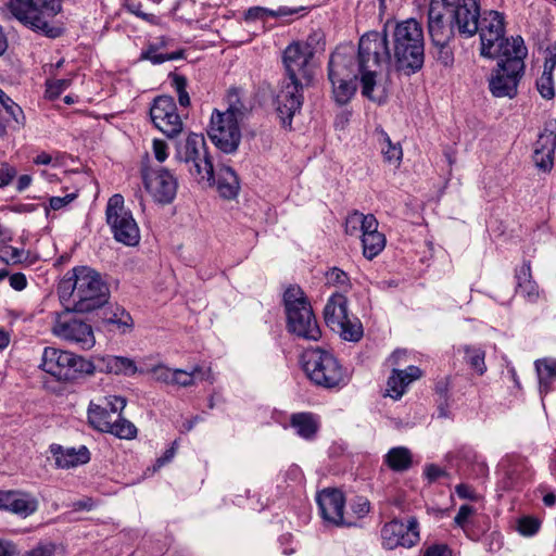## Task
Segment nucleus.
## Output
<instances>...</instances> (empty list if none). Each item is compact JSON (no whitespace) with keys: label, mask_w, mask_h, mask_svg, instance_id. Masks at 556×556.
<instances>
[{"label":"nucleus","mask_w":556,"mask_h":556,"mask_svg":"<svg viewBox=\"0 0 556 556\" xmlns=\"http://www.w3.org/2000/svg\"><path fill=\"white\" fill-rule=\"evenodd\" d=\"M63 303L70 302L68 312L89 313L108 303L110 290L100 274L86 266L73 269V276L59 287Z\"/></svg>","instance_id":"1"},{"label":"nucleus","mask_w":556,"mask_h":556,"mask_svg":"<svg viewBox=\"0 0 556 556\" xmlns=\"http://www.w3.org/2000/svg\"><path fill=\"white\" fill-rule=\"evenodd\" d=\"M425 62L424 30L415 18L395 24L392 30L391 63L396 71L412 75L420 71Z\"/></svg>","instance_id":"2"},{"label":"nucleus","mask_w":556,"mask_h":556,"mask_svg":"<svg viewBox=\"0 0 556 556\" xmlns=\"http://www.w3.org/2000/svg\"><path fill=\"white\" fill-rule=\"evenodd\" d=\"M500 55H495L497 66L489 80V88L496 98L513 99L518 93V85L525 73V58L528 51L523 39H518L515 45L506 43Z\"/></svg>","instance_id":"3"},{"label":"nucleus","mask_w":556,"mask_h":556,"mask_svg":"<svg viewBox=\"0 0 556 556\" xmlns=\"http://www.w3.org/2000/svg\"><path fill=\"white\" fill-rule=\"evenodd\" d=\"M382 64H391V48L387 26L382 34L378 31L366 33L361 37L358 43L362 94L370 100H374L376 75Z\"/></svg>","instance_id":"4"},{"label":"nucleus","mask_w":556,"mask_h":556,"mask_svg":"<svg viewBox=\"0 0 556 556\" xmlns=\"http://www.w3.org/2000/svg\"><path fill=\"white\" fill-rule=\"evenodd\" d=\"M125 406L126 400L116 395L106 396L98 404L91 402L88 407V422L98 431L119 439H134L137 434L136 426L121 417Z\"/></svg>","instance_id":"5"},{"label":"nucleus","mask_w":556,"mask_h":556,"mask_svg":"<svg viewBox=\"0 0 556 556\" xmlns=\"http://www.w3.org/2000/svg\"><path fill=\"white\" fill-rule=\"evenodd\" d=\"M288 330L299 338L318 341L321 337L312 306L299 286L289 287L283 293Z\"/></svg>","instance_id":"6"},{"label":"nucleus","mask_w":556,"mask_h":556,"mask_svg":"<svg viewBox=\"0 0 556 556\" xmlns=\"http://www.w3.org/2000/svg\"><path fill=\"white\" fill-rule=\"evenodd\" d=\"M40 367L59 381L72 382L96 370L93 363L80 355L55 348H45Z\"/></svg>","instance_id":"7"},{"label":"nucleus","mask_w":556,"mask_h":556,"mask_svg":"<svg viewBox=\"0 0 556 556\" xmlns=\"http://www.w3.org/2000/svg\"><path fill=\"white\" fill-rule=\"evenodd\" d=\"M303 369L316 386L332 389L343 386L348 376L339 361L328 351L312 349L303 353Z\"/></svg>","instance_id":"8"},{"label":"nucleus","mask_w":556,"mask_h":556,"mask_svg":"<svg viewBox=\"0 0 556 556\" xmlns=\"http://www.w3.org/2000/svg\"><path fill=\"white\" fill-rule=\"evenodd\" d=\"M480 54L488 59H495L503 52V48L508 45L517 43L520 36L505 37V16L495 10H485L482 12L479 21Z\"/></svg>","instance_id":"9"},{"label":"nucleus","mask_w":556,"mask_h":556,"mask_svg":"<svg viewBox=\"0 0 556 556\" xmlns=\"http://www.w3.org/2000/svg\"><path fill=\"white\" fill-rule=\"evenodd\" d=\"M176 159L179 162L191 164L189 172L200 180L214 182V166L206 151L203 135L191 132L184 140L178 142Z\"/></svg>","instance_id":"10"},{"label":"nucleus","mask_w":556,"mask_h":556,"mask_svg":"<svg viewBox=\"0 0 556 556\" xmlns=\"http://www.w3.org/2000/svg\"><path fill=\"white\" fill-rule=\"evenodd\" d=\"M106 223L114 239L128 247L139 243L140 231L132 213L125 207L122 194H113L105 208Z\"/></svg>","instance_id":"11"},{"label":"nucleus","mask_w":556,"mask_h":556,"mask_svg":"<svg viewBox=\"0 0 556 556\" xmlns=\"http://www.w3.org/2000/svg\"><path fill=\"white\" fill-rule=\"evenodd\" d=\"M62 0H10L11 13L25 26L48 33L49 17L61 11Z\"/></svg>","instance_id":"12"},{"label":"nucleus","mask_w":556,"mask_h":556,"mask_svg":"<svg viewBox=\"0 0 556 556\" xmlns=\"http://www.w3.org/2000/svg\"><path fill=\"white\" fill-rule=\"evenodd\" d=\"M453 1L430 0L427 27L433 45L450 43L457 35L452 20Z\"/></svg>","instance_id":"13"},{"label":"nucleus","mask_w":556,"mask_h":556,"mask_svg":"<svg viewBox=\"0 0 556 556\" xmlns=\"http://www.w3.org/2000/svg\"><path fill=\"white\" fill-rule=\"evenodd\" d=\"M142 182L147 192L160 204H169L174 201L178 181L167 168H142Z\"/></svg>","instance_id":"14"},{"label":"nucleus","mask_w":556,"mask_h":556,"mask_svg":"<svg viewBox=\"0 0 556 556\" xmlns=\"http://www.w3.org/2000/svg\"><path fill=\"white\" fill-rule=\"evenodd\" d=\"M71 313L67 311V306H65V312L58 315L52 332L61 339L78 344L83 350L91 349L96 343L91 326L83 320L71 317Z\"/></svg>","instance_id":"15"},{"label":"nucleus","mask_w":556,"mask_h":556,"mask_svg":"<svg viewBox=\"0 0 556 556\" xmlns=\"http://www.w3.org/2000/svg\"><path fill=\"white\" fill-rule=\"evenodd\" d=\"M207 135L217 149L224 153L235 152L241 141L240 125L232 122L227 115L214 110L211 116Z\"/></svg>","instance_id":"16"},{"label":"nucleus","mask_w":556,"mask_h":556,"mask_svg":"<svg viewBox=\"0 0 556 556\" xmlns=\"http://www.w3.org/2000/svg\"><path fill=\"white\" fill-rule=\"evenodd\" d=\"M381 539L388 549L413 547L420 540L419 522L416 517H409L406 523L396 518L392 519L382 527Z\"/></svg>","instance_id":"17"},{"label":"nucleus","mask_w":556,"mask_h":556,"mask_svg":"<svg viewBox=\"0 0 556 556\" xmlns=\"http://www.w3.org/2000/svg\"><path fill=\"white\" fill-rule=\"evenodd\" d=\"M302 81L286 78L275 97L274 104L283 127H290L294 114L303 104Z\"/></svg>","instance_id":"18"},{"label":"nucleus","mask_w":556,"mask_h":556,"mask_svg":"<svg viewBox=\"0 0 556 556\" xmlns=\"http://www.w3.org/2000/svg\"><path fill=\"white\" fill-rule=\"evenodd\" d=\"M150 116L154 126L168 138L177 136L182 130V122L172 97L155 98L150 109Z\"/></svg>","instance_id":"19"},{"label":"nucleus","mask_w":556,"mask_h":556,"mask_svg":"<svg viewBox=\"0 0 556 556\" xmlns=\"http://www.w3.org/2000/svg\"><path fill=\"white\" fill-rule=\"evenodd\" d=\"M451 10L457 35L464 39L476 36L482 15L479 0H454Z\"/></svg>","instance_id":"20"},{"label":"nucleus","mask_w":556,"mask_h":556,"mask_svg":"<svg viewBox=\"0 0 556 556\" xmlns=\"http://www.w3.org/2000/svg\"><path fill=\"white\" fill-rule=\"evenodd\" d=\"M321 518L337 527H351L355 522L344 516L345 498L337 489H324L316 497Z\"/></svg>","instance_id":"21"},{"label":"nucleus","mask_w":556,"mask_h":556,"mask_svg":"<svg viewBox=\"0 0 556 556\" xmlns=\"http://www.w3.org/2000/svg\"><path fill=\"white\" fill-rule=\"evenodd\" d=\"M314 55L313 47L307 42H293L283 51V64L287 78L301 80L308 77L307 65Z\"/></svg>","instance_id":"22"},{"label":"nucleus","mask_w":556,"mask_h":556,"mask_svg":"<svg viewBox=\"0 0 556 556\" xmlns=\"http://www.w3.org/2000/svg\"><path fill=\"white\" fill-rule=\"evenodd\" d=\"M358 75V59H355L352 50L345 52L338 49L331 54L328 64V77L356 80Z\"/></svg>","instance_id":"23"},{"label":"nucleus","mask_w":556,"mask_h":556,"mask_svg":"<svg viewBox=\"0 0 556 556\" xmlns=\"http://www.w3.org/2000/svg\"><path fill=\"white\" fill-rule=\"evenodd\" d=\"M37 508L38 502L30 494L16 491H0V509L27 517L34 514Z\"/></svg>","instance_id":"24"},{"label":"nucleus","mask_w":556,"mask_h":556,"mask_svg":"<svg viewBox=\"0 0 556 556\" xmlns=\"http://www.w3.org/2000/svg\"><path fill=\"white\" fill-rule=\"evenodd\" d=\"M50 452L55 459V465L63 469L84 465L90 460V452L85 445H80L76 448L52 444L50 446Z\"/></svg>","instance_id":"25"},{"label":"nucleus","mask_w":556,"mask_h":556,"mask_svg":"<svg viewBox=\"0 0 556 556\" xmlns=\"http://www.w3.org/2000/svg\"><path fill=\"white\" fill-rule=\"evenodd\" d=\"M422 376L420 368L408 366L400 370L393 369L387 383V395L394 400H399L405 393L407 386Z\"/></svg>","instance_id":"26"},{"label":"nucleus","mask_w":556,"mask_h":556,"mask_svg":"<svg viewBox=\"0 0 556 556\" xmlns=\"http://www.w3.org/2000/svg\"><path fill=\"white\" fill-rule=\"evenodd\" d=\"M349 317L348 299L341 293H334L329 298L324 308V318L327 326L333 331L342 329V323Z\"/></svg>","instance_id":"27"},{"label":"nucleus","mask_w":556,"mask_h":556,"mask_svg":"<svg viewBox=\"0 0 556 556\" xmlns=\"http://www.w3.org/2000/svg\"><path fill=\"white\" fill-rule=\"evenodd\" d=\"M10 122L23 126L25 116L22 108L0 88V137L4 135L7 124Z\"/></svg>","instance_id":"28"},{"label":"nucleus","mask_w":556,"mask_h":556,"mask_svg":"<svg viewBox=\"0 0 556 556\" xmlns=\"http://www.w3.org/2000/svg\"><path fill=\"white\" fill-rule=\"evenodd\" d=\"M363 255L367 260L375 258L386 247V237L378 231V220L362 232Z\"/></svg>","instance_id":"29"},{"label":"nucleus","mask_w":556,"mask_h":556,"mask_svg":"<svg viewBox=\"0 0 556 556\" xmlns=\"http://www.w3.org/2000/svg\"><path fill=\"white\" fill-rule=\"evenodd\" d=\"M217 190L225 199H232L239 191V179L231 167H220L217 175Z\"/></svg>","instance_id":"30"},{"label":"nucleus","mask_w":556,"mask_h":556,"mask_svg":"<svg viewBox=\"0 0 556 556\" xmlns=\"http://www.w3.org/2000/svg\"><path fill=\"white\" fill-rule=\"evenodd\" d=\"M384 464L393 471H406L413 464L412 453L404 446L392 447L384 455Z\"/></svg>","instance_id":"31"},{"label":"nucleus","mask_w":556,"mask_h":556,"mask_svg":"<svg viewBox=\"0 0 556 556\" xmlns=\"http://www.w3.org/2000/svg\"><path fill=\"white\" fill-rule=\"evenodd\" d=\"M517 289L516 292L533 302L539 296L538 286L531 279L530 264H523L516 274Z\"/></svg>","instance_id":"32"},{"label":"nucleus","mask_w":556,"mask_h":556,"mask_svg":"<svg viewBox=\"0 0 556 556\" xmlns=\"http://www.w3.org/2000/svg\"><path fill=\"white\" fill-rule=\"evenodd\" d=\"M290 422L296 433L304 439H312L317 431V424L309 413L293 414Z\"/></svg>","instance_id":"33"},{"label":"nucleus","mask_w":556,"mask_h":556,"mask_svg":"<svg viewBox=\"0 0 556 556\" xmlns=\"http://www.w3.org/2000/svg\"><path fill=\"white\" fill-rule=\"evenodd\" d=\"M332 85L333 98L339 104H346L356 90V84L354 79L334 78L329 77Z\"/></svg>","instance_id":"34"},{"label":"nucleus","mask_w":556,"mask_h":556,"mask_svg":"<svg viewBox=\"0 0 556 556\" xmlns=\"http://www.w3.org/2000/svg\"><path fill=\"white\" fill-rule=\"evenodd\" d=\"M377 218L372 214H363L358 211H354L348 215L345 220V233L350 236H354L358 230L362 232L368 227L374 225V222Z\"/></svg>","instance_id":"35"},{"label":"nucleus","mask_w":556,"mask_h":556,"mask_svg":"<svg viewBox=\"0 0 556 556\" xmlns=\"http://www.w3.org/2000/svg\"><path fill=\"white\" fill-rule=\"evenodd\" d=\"M463 352L465 361L479 376L486 371L485 365V351L482 348L475 345H464Z\"/></svg>","instance_id":"36"},{"label":"nucleus","mask_w":556,"mask_h":556,"mask_svg":"<svg viewBox=\"0 0 556 556\" xmlns=\"http://www.w3.org/2000/svg\"><path fill=\"white\" fill-rule=\"evenodd\" d=\"M229 106L222 115H227L230 121L240 125L248 114V109L240 100L239 94L236 90H230L228 93Z\"/></svg>","instance_id":"37"},{"label":"nucleus","mask_w":556,"mask_h":556,"mask_svg":"<svg viewBox=\"0 0 556 556\" xmlns=\"http://www.w3.org/2000/svg\"><path fill=\"white\" fill-rule=\"evenodd\" d=\"M535 149L546 150V152H555L556 148V119L545 123L543 131L539 135Z\"/></svg>","instance_id":"38"},{"label":"nucleus","mask_w":556,"mask_h":556,"mask_svg":"<svg viewBox=\"0 0 556 556\" xmlns=\"http://www.w3.org/2000/svg\"><path fill=\"white\" fill-rule=\"evenodd\" d=\"M108 369L110 372H114L116 375H135L136 372H144V369L137 368L132 359L123 356L111 357L108 362Z\"/></svg>","instance_id":"39"},{"label":"nucleus","mask_w":556,"mask_h":556,"mask_svg":"<svg viewBox=\"0 0 556 556\" xmlns=\"http://www.w3.org/2000/svg\"><path fill=\"white\" fill-rule=\"evenodd\" d=\"M342 324V329H337L336 332H338L343 340L357 342L362 339L364 330L358 318L349 317Z\"/></svg>","instance_id":"40"},{"label":"nucleus","mask_w":556,"mask_h":556,"mask_svg":"<svg viewBox=\"0 0 556 556\" xmlns=\"http://www.w3.org/2000/svg\"><path fill=\"white\" fill-rule=\"evenodd\" d=\"M535 368L540 378L541 390L547 392L549 381L556 378V362L548 359L536 361Z\"/></svg>","instance_id":"41"},{"label":"nucleus","mask_w":556,"mask_h":556,"mask_svg":"<svg viewBox=\"0 0 556 556\" xmlns=\"http://www.w3.org/2000/svg\"><path fill=\"white\" fill-rule=\"evenodd\" d=\"M325 277L326 285L336 287L340 290L346 291L351 286L348 274L338 267L330 268L326 273Z\"/></svg>","instance_id":"42"},{"label":"nucleus","mask_w":556,"mask_h":556,"mask_svg":"<svg viewBox=\"0 0 556 556\" xmlns=\"http://www.w3.org/2000/svg\"><path fill=\"white\" fill-rule=\"evenodd\" d=\"M381 137L383 140L381 151L384 160L390 163H399L402 159V148L400 144H393L384 131H381Z\"/></svg>","instance_id":"43"},{"label":"nucleus","mask_w":556,"mask_h":556,"mask_svg":"<svg viewBox=\"0 0 556 556\" xmlns=\"http://www.w3.org/2000/svg\"><path fill=\"white\" fill-rule=\"evenodd\" d=\"M536 89L544 99L551 100L554 98L553 72L549 70L543 71L541 77L536 80Z\"/></svg>","instance_id":"44"},{"label":"nucleus","mask_w":556,"mask_h":556,"mask_svg":"<svg viewBox=\"0 0 556 556\" xmlns=\"http://www.w3.org/2000/svg\"><path fill=\"white\" fill-rule=\"evenodd\" d=\"M200 372H201V368L198 366L194 367L191 371H186L182 369H175L172 384H177L179 387H185V388L193 386L194 380Z\"/></svg>","instance_id":"45"},{"label":"nucleus","mask_w":556,"mask_h":556,"mask_svg":"<svg viewBox=\"0 0 556 556\" xmlns=\"http://www.w3.org/2000/svg\"><path fill=\"white\" fill-rule=\"evenodd\" d=\"M172 85L178 94V102L181 106H188L190 104V97L187 92V78L182 75L173 74Z\"/></svg>","instance_id":"46"},{"label":"nucleus","mask_w":556,"mask_h":556,"mask_svg":"<svg viewBox=\"0 0 556 556\" xmlns=\"http://www.w3.org/2000/svg\"><path fill=\"white\" fill-rule=\"evenodd\" d=\"M143 374H151L153 379L166 384L173 383L174 370L163 364L144 369Z\"/></svg>","instance_id":"47"},{"label":"nucleus","mask_w":556,"mask_h":556,"mask_svg":"<svg viewBox=\"0 0 556 556\" xmlns=\"http://www.w3.org/2000/svg\"><path fill=\"white\" fill-rule=\"evenodd\" d=\"M533 162L539 169L549 172L554 164V152H546V150L534 148Z\"/></svg>","instance_id":"48"},{"label":"nucleus","mask_w":556,"mask_h":556,"mask_svg":"<svg viewBox=\"0 0 556 556\" xmlns=\"http://www.w3.org/2000/svg\"><path fill=\"white\" fill-rule=\"evenodd\" d=\"M540 529V522L532 517H523L518 521V531L525 536L534 535Z\"/></svg>","instance_id":"49"},{"label":"nucleus","mask_w":556,"mask_h":556,"mask_svg":"<svg viewBox=\"0 0 556 556\" xmlns=\"http://www.w3.org/2000/svg\"><path fill=\"white\" fill-rule=\"evenodd\" d=\"M3 252L5 254V257L2 258L7 264L9 263H12V264H20L24 261L27 260V255L28 253L23 250V249H18V248H14V247H5L3 249Z\"/></svg>","instance_id":"50"},{"label":"nucleus","mask_w":556,"mask_h":556,"mask_svg":"<svg viewBox=\"0 0 556 556\" xmlns=\"http://www.w3.org/2000/svg\"><path fill=\"white\" fill-rule=\"evenodd\" d=\"M71 85V79L62 78L47 83V94L49 98H58Z\"/></svg>","instance_id":"51"},{"label":"nucleus","mask_w":556,"mask_h":556,"mask_svg":"<svg viewBox=\"0 0 556 556\" xmlns=\"http://www.w3.org/2000/svg\"><path fill=\"white\" fill-rule=\"evenodd\" d=\"M475 509L469 505H462L454 517V522L460 527L464 531H466V527L468 525L469 518L472 516Z\"/></svg>","instance_id":"52"},{"label":"nucleus","mask_w":556,"mask_h":556,"mask_svg":"<svg viewBox=\"0 0 556 556\" xmlns=\"http://www.w3.org/2000/svg\"><path fill=\"white\" fill-rule=\"evenodd\" d=\"M434 46L438 48V61L444 66H451L454 62V54L448 43Z\"/></svg>","instance_id":"53"},{"label":"nucleus","mask_w":556,"mask_h":556,"mask_svg":"<svg viewBox=\"0 0 556 556\" xmlns=\"http://www.w3.org/2000/svg\"><path fill=\"white\" fill-rule=\"evenodd\" d=\"M351 509L358 519L364 518L370 510V502L366 497H357Z\"/></svg>","instance_id":"54"},{"label":"nucleus","mask_w":556,"mask_h":556,"mask_svg":"<svg viewBox=\"0 0 556 556\" xmlns=\"http://www.w3.org/2000/svg\"><path fill=\"white\" fill-rule=\"evenodd\" d=\"M304 10V8H288V7H279L277 10H270L266 8V12H264V20L266 17H283L295 14L300 11Z\"/></svg>","instance_id":"55"},{"label":"nucleus","mask_w":556,"mask_h":556,"mask_svg":"<svg viewBox=\"0 0 556 556\" xmlns=\"http://www.w3.org/2000/svg\"><path fill=\"white\" fill-rule=\"evenodd\" d=\"M424 556H452V551L446 544H432L425 549Z\"/></svg>","instance_id":"56"},{"label":"nucleus","mask_w":556,"mask_h":556,"mask_svg":"<svg viewBox=\"0 0 556 556\" xmlns=\"http://www.w3.org/2000/svg\"><path fill=\"white\" fill-rule=\"evenodd\" d=\"M15 176L16 170L14 167L8 164H2L0 168V188L10 185Z\"/></svg>","instance_id":"57"},{"label":"nucleus","mask_w":556,"mask_h":556,"mask_svg":"<svg viewBox=\"0 0 556 556\" xmlns=\"http://www.w3.org/2000/svg\"><path fill=\"white\" fill-rule=\"evenodd\" d=\"M153 153L155 159L163 163L167 159V144L164 140L154 139L153 140Z\"/></svg>","instance_id":"58"},{"label":"nucleus","mask_w":556,"mask_h":556,"mask_svg":"<svg viewBox=\"0 0 556 556\" xmlns=\"http://www.w3.org/2000/svg\"><path fill=\"white\" fill-rule=\"evenodd\" d=\"M142 60H149L153 64H162L165 62V53H157L154 46H150L149 49L141 53Z\"/></svg>","instance_id":"59"},{"label":"nucleus","mask_w":556,"mask_h":556,"mask_svg":"<svg viewBox=\"0 0 556 556\" xmlns=\"http://www.w3.org/2000/svg\"><path fill=\"white\" fill-rule=\"evenodd\" d=\"M76 198V194L70 193L65 197H52L50 199V207L54 211L60 210L71 203Z\"/></svg>","instance_id":"60"},{"label":"nucleus","mask_w":556,"mask_h":556,"mask_svg":"<svg viewBox=\"0 0 556 556\" xmlns=\"http://www.w3.org/2000/svg\"><path fill=\"white\" fill-rule=\"evenodd\" d=\"M10 286L16 290L22 291L27 287L26 276L22 273H15L9 277Z\"/></svg>","instance_id":"61"},{"label":"nucleus","mask_w":556,"mask_h":556,"mask_svg":"<svg viewBox=\"0 0 556 556\" xmlns=\"http://www.w3.org/2000/svg\"><path fill=\"white\" fill-rule=\"evenodd\" d=\"M26 556H54V547L51 544H39L29 551Z\"/></svg>","instance_id":"62"},{"label":"nucleus","mask_w":556,"mask_h":556,"mask_svg":"<svg viewBox=\"0 0 556 556\" xmlns=\"http://www.w3.org/2000/svg\"><path fill=\"white\" fill-rule=\"evenodd\" d=\"M547 56L544 63V70L553 72L556 66V41L547 48Z\"/></svg>","instance_id":"63"},{"label":"nucleus","mask_w":556,"mask_h":556,"mask_svg":"<svg viewBox=\"0 0 556 556\" xmlns=\"http://www.w3.org/2000/svg\"><path fill=\"white\" fill-rule=\"evenodd\" d=\"M425 475L430 482L438 480L440 477L445 476V471L434 464H430L425 469Z\"/></svg>","instance_id":"64"}]
</instances>
